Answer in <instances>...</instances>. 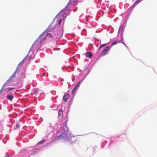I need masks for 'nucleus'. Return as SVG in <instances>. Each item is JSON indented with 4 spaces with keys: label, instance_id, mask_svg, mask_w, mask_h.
Returning a JSON list of instances; mask_svg holds the SVG:
<instances>
[{
    "label": "nucleus",
    "instance_id": "12",
    "mask_svg": "<svg viewBox=\"0 0 157 157\" xmlns=\"http://www.w3.org/2000/svg\"><path fill=\"white\" fill-rule=\"evenodd\" d=\"M69 95L68 94L64 95L63 98V100L64 102L67 101V99L69 98Z\"/></svg>",
    "mask_w": 157,
    "mask_h": 157
},
{
    "label": "nucleus",
    "instance_id": "26",
    "mask_svg": "<svg viewBox=\"0 0 157 157\" xmlns=\"http://www.w3.org/2000/svg\"><path fill=\"white\" fill-rule=\"evenodd\" d=\"M77 0H75V1H74L73 3V6H74L75 5V3H76V2Z\"/></svg>",
    "mask_w": 157,
    "mask_h": 157
},
{
    "label": "nucleus",
    "instance_id": "31",
    "mask_svg": "<svg viewBox=\"0 0 157 157\" xmlns=\"http://www.w3.org/2000/svg\"><path fill=\"white\" fill-rule=\"evenodd\" d=\"M5 157H10L8 155H6V156H5Z\"/></svg>",
    "mask_w": 157,
    "mask_h": 157
},
{
    "label": "nucleus",
    "instance_id": "29",
    "mask_svg": "<svg viewBox=\"0 0 157 157\" xmlns=\"http://www.w3.org/2000/svg\"><path fill=\"white\" fill-rule=\"evenodd\" d=\"M65 127L66 128V131L68 132V129L67 128V127L66 125H65Z\"/></svg>",
    "mask_w": 157,
    "mask_h": 157
},
{
    "label": "nucleus",
    "instance_id": "14",
    "mask_svg": "<svg viewBox=\"0 0 157 157\" xmlns=\"http://www.w3.org/2000/svg\"><path fill=\"white\" fill-rule=\"evenodd\" d=\"M92 54L90 52H87L86 56L89 58H91L92 57Z\"/></svg>",
    "mask_w": 157,
    "mask_h": 157
},
{
    "label": "nucleus",
    "instance_id": "4",
    "mask_svg": "<svg viewBox=\"0 0 157 157\" xmlns=\"http://www.w3.org/2000/svg\"><path fill=\"white\" fill-rule=\"evenodd\" d=\"M44 33V32L41 34L39 37L37 38V40L41 43L46 39V38L47 37L46 35H45Z\"/></svg>",
    "mask_w": 157,
    "mask_h": 157
},
{
    "label": "nucleus",
    "instance_id": "24",
    "mask_svg": "<svg viewBox=\"0 0 157 157\" xmlns=\"http://www.w3.org/2000/svg\"><path fill=\"white\" fill-rule=\"evenodd\" d=\"M80 83L81 82H78L77 83V84L75 86L77 87L78 88V86H79V85H80Z\"/></svg>",
    "mask_w": 157,
    "mask_h": 157
},
{
    "label": "nucleus",
    "instance_id": "8",
    "mask_svg": "<svg viewBox=\"0 0 157 157\" xmlns=\"http://www.w3.org/2000/svg\"><path fill=\"white\" fill-rule=\"evenodd\" d=\"M119 43H121L125 45V44L123 42V38H122V39L121 40H116V41L113 42L111 45V46H113V45L115 44H117Z\"/></svg>",
    "mask_w": 157,
    "mask_h": 157
},
{
    "label": "nucleus",
    "instance_id": "13",
    "mask_svg": "<svg viewBox=\"0 0 157 157\" xmlns=\"http://www.w3.org/2000/svg\"><path fill=\"white\" fill-rule=\"evenodd\" d=\"M58 117H59L60 118H61L63 116V113L62 110L61 109H60L58 111Z\"/></svg>",
    "mask_w": 157,
    "mask_h": 157
},
{
    "label": "nucleus",
    "instance_id": "9",
    "mask_svg": "<svg viewBox=\"0 0 157 157\" xmlns=\"http://www.w3.org/2000/svg\"><path fill=\"white\" fill-rule=\"evenodd\" d=\"M110 48V47L109 46H107L103 50L102 52L101 53V55H104L108 50Z\"/></svg>",
    "mask_w": 157,
    "mask_h": 157
},
{
    "label": "nucleus",
    "instance_id": "11",
    "mask_svg": "<svg viewBox=\"0 0 157 157\" xmlns=\"http://www.w3.org/2000/svg\"><path fill=\"white\" fill-rule=\"evenodd\" d=\"M77 140V139L76 136H71V138L69 139L68 140L70 141L72 143H73L74 142H75Z\"/></svg>",
    "mask_w": 157,
    "mask_h": 157
},
{
    "label": "nucleus",
    "instance_id": "3",
    "mask_svg": "<svg viewBox=\"0 0 157 157\" xmlns=\"http://www.w3.org/2000/svg\"><path fill=\"white\" fill-rule=\"evenodd\" d=\"M54 27L55 25L52 22L47 28L44 31V33H47L48 32H52L54 30Z\"/></svg>",
    "mask_w": 157,
    "mask_h": 157
},
{
    "label": "nucleus",
    "instance_id": "21",
    "mask_svg": "<svg viewBox=\"0 0 157 157\" xmlns=\"http://www.w3.org/2000/svg\"><path fill=\"white\" fill-rule=\"evenodd\" d=\"M106 45V44H102L98 48V50H100V49L102 47H104Z\"/></svg>",
    "mask_w": 157,
    "mask_h": 157
},
{
    "label": "nucleus",
    "instance_id": "5",
    "mask_svg": "<svg viewBox=\"0 0 157 157\" xmlns=\"http://www.w3.org/2000/svg\"><path fill=\"white\" fill-rule=\"evenodd\" d=\"M17 73V71H15L13 74L12 76L8 80L10 82H13V81L14 79V78L16 77L15 74Z\"/></svg>",
    "mask_w": 157,
    "mask_h": 157
},
{
    "label": "nucleus",
    "instance_id": "1",
    "mask_svg": "<svg viewBox=\"0 0 157 157\" xmlns=\"http://www.w3.org/2000/svg\"><path fill=\"white\" fill-rule=\"evenodd\" d=\"M42 44L37 39L31 48L30 50L37 51L41 46Z\"/></svg>",
    "mask_w": 157,
    "mask_h": 157
},
{
    "label": "nucleus",
    "instance_id": "2",
    "mask_svg": "<svg viewBox=\"0 0 157 157\" xmlns=\"http://www.w3.org/2000/svg\"><path fill=\"white\" fill-rule=\"evenodd\" d=\"M59 138L60 139L62 138L64 141L68 140L69 139L67 134V133L65 132H62L57 137L56 139L58 140Z\"/></svg>",
    "mask_w": 157,
    "mask_h": 157
},
{
    "label": "nucleus",
    "instance_id": "20",
    "mask_svg": "<svg viewBox=\"0 0 157 157\" xmlns=\"http://www.w3.org/2000/svg\"><path fill=\"white\" fill-rule=\"evenodd\" d=\"M45 140H42L40 141H39L37 144V145H40V144H42V143H44V142H45Z\"/></svg>",
    "mask_w": 157,
    "mask_h": 157
},
{
    "label": "nucleus",
    "instance_id": "30",
    "mask_svg": "<svg viewBox=\"0 0 157 157\" xmlns=\"http://www.w3.org/2000/svg\"><path fill=\"white\" fill-rule=\"evenodd\" d=\"M66 16H67V14H66L65 15H63V17H66Z\"/></svg>",
    "mask_w": 157,
    "mask_h": 157
},
{
    "label": "nucleus",
    "instance_id": "32",
    "mask_svg": "<svg viewBox=\"0 0 157 157\" xmlns=\"http://www.w3.org/2000/svg\"><path fill=\"white\" fill-rule=\"evenodd\" d=\"M2 89L0 90V94H1L2 93L1 91L2 90Z\"/></svg>",
    "mask_w": 157,
    "mask_h": 157
},
{
    "label": "nucleus",
    "instance_id": "27",
    "mask_svg": "<svg viewBox=\"0 0 157 157\" xmlns=\"http://www.w3.org/2000/svg\"><path fill=\"white\" fill-rule=\"evenodd\" d=\"M139 0H137L135 2L134 4H135V5H136L138 4V1H139Z\"/></svg>",
    "mask_w": 157,
    "mask_h": 157
},
{
    "label": "nucleus",
    "instance_id": "6",
    "mask_svg": "<svg viewBox=\"0 0 157 157\" xmlns=\"http://www.w3.org/2000/svg\"><path fill=\"white\" fill-rule=\"evenodd\" d=\"M55 34L56 36V38H60L62 35V33L61 31H59L58 32L56 31L55 32Z\"/></svg>",
    "mask_w": 157,
    "mask_h": 157
},
{
    "label": "nucleus",
    "instance_id": "25",
    "mask_svg": "<svg viewBox=\"0 0 157 157\" xmlns=\"http://www.w3.org/2000/svg\"><path fill=\"white\" fill-rule=\"evenodd\" d=\"M62 22V19H60L58 22V24L59 25H60Z\"/></svg>",
    "mask_w": 157,
    "mask_h": 157
},
{
    "label": "nucleus",
    "instance_id": "18",
    "mask_svg": "<svg viewBox=\"0 0 157 157\" xmlns=\"http://www.w3.org/2000/svg\"><path fill=\"white\" fill-rule=\"evenodd\" d=\"M14 89V88L12 87V88H7L5 89V90L6 92H8L9 91V90H12L13 89Z\"/></svg>",
    "mask_w": 157,
    "mask_h": 157
},
{
    "label": "nucleus",
    "instance_id": "15",
    "mask_svg": "<svg viewBox=\"0 0 157 157\" xmlns=\"http://www.w3.org/2000/svg\"><path fill=\"white\" fill-rule=\"evenodd\" d=\"M10 83L8 80L4 83L3 86V87H5L7 86H10L9 83Z\"/></svg>",
    "mask_w": 157,
    "mask_h": 157
},
{
    "label": "nucleus",
    "instance_id": "28",
    "mask_svg": "<svg viewBox=\"0 0 157 157\" xmlns=\"http://www.w3.org/2000/svg\"><path fill=\"white\" fill-rule=\"evenodd\" d=\"M37 93V91H35L34 92H33V93L32 94H36Z\"/></svg>",
    "mask_w": 157,
    "mask_h": 157
},
{
    "label": "nucleus",
    "instance_id": "17",
    "mask_svg": "<svg viewBox=\"0 0 157 157\" xmlns=\"http://www.w3.org/2000/svg\"><path fill=\"white\" fill-rule=\"evenodd\" d=\"M46 36L47 37H48L49 38H52L53 37V35L51 33H46Z\"/></svg>",
    "mask_w": 157,
    "mask_h": 157
},
{
    "label": "nucleus",
    "instance_id": "7",
    "mask_svg": "<svg viewBox=\"0 0 157 157\" xmlns=\"http://www.w3.org/2000/svg\"><path fill=\"white\" fill-rule=\"evenodd\" d=\"M31 52H29L27 55L25 56V58H24V60H29L31 59V58L32 57V55L31 54Z\"/></svg>",
    "mask_w": 157,
    "mask_h": 157
},
{
    "label": "nucleus",
    "instance_id": "22",
    "mask_svg": "<svg viewBox=\"0 0 157 157\" xmlns=\"http://www.w3.org/2000/svg\"><path fill=\"white\" fill-rule=\"evenodd\" d=\"M71 0H70V1L68 2L67 6H66V7H67L68 6H69L70 4H71Z\"/></svg>",
    "mask_w": 157,
    "mask_h": 157
},
{
    "label": "nucleus",
    "instance_id": "16",
    "mask_svg": "<svg viewBox=\"0 0 157 157\" xmlns=\"http://www.w3.org/2000/svg\"><path fill=\"white\" fill-rule=\"evenodd\" d=\"M124 28V26L123 25H121L120 26L119 29V32H121V34L123 33V29Z\"/></svg>",
    "mask_w": 157,
    "mask_h": 157
},
{
    "label": "nucleus",
    "instance_id": "19",
    "mask_svg": "<svg viewBox=\"0 0 157 157\" xmlns=\"http://www.w3.org/2000/svg\"><path fill=\"white\" fill-rule=\"evenodd\" d=\"M77 88V87L75 86V87L73 89V90H72V94H73V95H75V91L76 90Z\"/></svg>",
    "mask_w": 157,
    "mask_h": 157
},
{
    "label": "nucleus",
    "instance_id": "10",
    "mask_svg": "<svg viewBox=\"0 0 157 157\" xmlns=\"http://www.w3.org/2000/svg\"><path fill=\"white\" fill-rule=\"evenodd\" d=\"M6 97L7 99L11 101L14 98V95L13 94H8Z\"/></svg>",
    "mask_w": 157,
    "mask_h": 157
},
{
    "label": "nucleus",
    "instance_id": "23",
    "mask_svg": "<svg viewBox=\"0 0 157 157\" xmlns=\"http://www.w3.org/2000/svg\"><path fill=\"white\" fill-rule=\"evenodd\" d=\"M16 127L17 128H18L20 127V124L19 123L17 122L16 125Z\"/></svg>",
    "mask_w": 157,
    "mask_h": 157
}]
</instances>
